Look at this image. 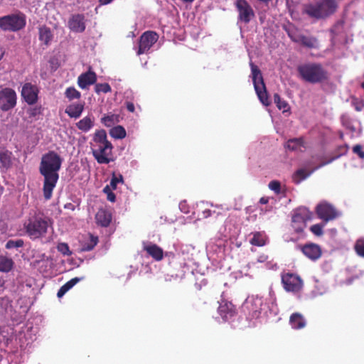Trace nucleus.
Segmentation results:
<instances>
[{"label": "nucleus", "mask_w": 364, "mask_h": 364, "mask_svg": "<svg viewBox=\"0 0 364 364\" xmlns=\"http://www.w3.org/2000/svg\"><path fill=\"white\" fill-rule=\"evenodd\" d=\"M326 223L323 224H315L310 228V230L316 236H321L323 235V228Z\"/></svg>", "instance_id": "nucleus-42"}, {"label": "nucleus", "mask_w": 364, "mask_h": 364, "mask_svg": "<svg viewBox=\"0 0 364 364\" xmlns=\"http://www.w3.org/2000/svg\"><path fill=\"white\" fill-rule=\"evenodd\" d=\"M39 114H41V107H34L29 110V115L31 117H35Z\"/></svg>", "instance_id": "nucleus-48"}, {"label": "nucleus", "mask_w": 364, "mask_h": 364, "mask_svg": "<svg viewBox=\"0 0 364 364\" xmlns=\"http://www.w3.org/2000/svg\"><path fill=\"white\" fill-rule=\"evenodd\" d=\"M109 134L114 139H124L126 136V131L125 129L120 126H116L112 127L109 130Z\"/></svg>", "instance_id": "nucleus-34"}, {"label": "nucleus", "mask_w": 364, "mask_h": 364, "mask_svg": "<svg viewBox=\"0 0 364 364\" xmlns=\"http://www.w3.org/2000/svg\"><path fill=\"white\" fill-rule=\"evenodd\" d=\"M274 101L279 109H283V111L285 112L289 108L288 103L286 101L282 100L279 95L277 93L274 95Z\"/></svg>", "instance_id": "nucleus-37"}, {"label": "nucleus", "mask_w": 364, "mask_h": 364, "mask_svg": "<svg viewBox=\"0 0 364 364\" xmlns=\"http://www.w3.org/2000/svg\"><path fill=\"white\" fill-rule=\"evenodd\" d=\"M93 141L95 144L94 145H98V144H110V141L107 140V133L105 130L101 129L97 130L95 133Z\"/></svg>", "instance_id": "nucleus-32"}, {"label": "nucleus", "mask_w": 364, "mask_h": 364, "mask_svg": "<svg viewBox=\"0 0 364 364\" xmlns=\"http://www.w3.org/2000/svg\"><path fill=\"white\" fill-rule=\"evenodd\" d=\"M328 163V161H327V162H323L322 164H321L318 166V168H321V167H322L323 166L326 165Z\"/></svg>", "instance_id": "nucleus-56"}, {"label": "nucleus", "mask_w": 364, "mask_h": 364, "mask_svg": "<svg viewBox=\"0 0 364 364\" xmlns=\"http://www.w3.org/2000/svg\"><path fill=\"white\" fill-rule=\"evenodd\" d=\"M269 188L274 191L276 193H280L281 184L278 181H272L269 183Z\"/></svg>", "instance_id": "nucleus-44"}, {"label": "nucleus", "mask_w": 364, "mask_h": 364, "mask_svg": "<svg viewBox=\"0 0 364 364\" xmlns=\"http://www.w3.org/2000/svg\"><path fill=\"white\" fill-rule=\"evenodd\" d=\"M52 220L41 213H35L28 217L23 224L26 235L32 240L46 237L48 228L52 226Z\"/></svg>", "instance_id": "nucleus-2"}, {"label": "nucleus", "mask_w": 364, "mask_h": 364, "mask_svg": "<svg viewBox=\"0 0 364 364\" xmlns=\"http://www.w3.org/2000/svg\"><path fill=\"white\" fill-rule=\"evenodd\" d=\"M218 313L223 321H227L236 315L237 309L231 301L226 299H222L219 302Z\"/></svg>", "instance_id": "nucleus-15"}, {"label": "nucleus", "mask_w": 364, "mask_h": 364, "mask_svg": "<svg viewBox=\"0 0 364 364\" xmlns=\"http://www.w3.org/2000/svg\"><path fill=\"white\" fill-rule=\"evenodd\" d=\"M310 173H307L303 168L297 170L294 174L293 179L296 183H299L301 181L306 178Z\"/></svg>", "instance_id": "nucleus-38"}, {"label": "nucleus", "mask_w": 364, "mask_h": 364, "mask_svg": "<svg viewBox=\"0 0 364 364\" xmlns=\"http://www.w3.org/2000/svg\"><path fill=\"white\" fill-rule=\"evenodd\" d=\"M99 242L98 237L90 234L89 240L82 245V251L89 252L94 249Z\"/></svg>", "instance_id": "nucleus-33"}, {"label": "nucleus", "mask_w": 364, "mask_h": 364, "mask_svg": "<svg viewBox=\"0 0 364 364\" xmlns=\"http://www.w3.org/2000/svg\"><path fill=\"white\" fill-rule=\"evenodd\" d=\"M101 120L105 126L110 127L119 122V115L114 114H107L103 117Z\"/></svg>", "instance_id": "nucleus-35"}, {"label": "nucleus", "mask_w": 364, "mask_h": 364, "mask_svg": "<svg viewBox=\"0 0 364 364\" xmlns=\"http://www.w3.org/2000/svg\"><path fill=\"white\" fill-rule=\"evenodd\" d=\"M235 6L238 12V19L245 23H248L255 16V13L246 0H236Z\"/></svg>", "instance_id": "nucleus-14"}, {"label": "nucleus", "mask_w": 364, "mask_h": 364, "mask_svg": "<svg viewBox=\"0 0 364 364\" xmlns=\"http://www.w3.org/2000/svg\"><path fill=\"white\" fill-rule=\"evenodd\" d=\"M65 96L69 101H72L75 99H80L81 97V93L74 87H69L65 90Z\"/></svg>", "instance_id": "nucleus-36"}, {"label": "nucleus", "mask_w": 364, "mask_h": 364, "mask_svg": "<svg viewBox=\"0 0 364 364\" xmlns=\"http://www.w3.org/2000/svg\"><path fill=\"white\" fill-rule=\"evenodd\" d=\"M95 91L97 94L100 92L107 93L111 92V87L108 83H97L95 85Z\"/></svg>", "instance_id": "nucleus-39"}, {"label": "nucleus", "mask_w": 364, "mask_h": 364, "mask_svg": "<svg viewBox=\"0 0 364 364\" xmlns=\"http://www.w3.org/2000/svg\"><path fill=\"white\" fill-rule=\"evenodd\" d=\"M285 147L291 151L301 150L304 147V141L302 137L289 139Z\"/></svg>", "instance_id": "nucleus-30"}, {"label": "nucleus", "mask_w": 364, "mask_h": 364, "mask_svg": "<svg viewBox=\"0 0 364 364\" xmlns=\"http://www.w3.org/2000/svg\"><path fill=\"white\" fill-rule=\"evenodd\" d=\"M95 220L97 225L102 227H107L111 223L112 215L109 211L102 208L97 212Z\"/></svg>", "instance_id": "nucleus-24"}, {"label": "nucleus", "mask_w": 364, "mask_h": 364, "mask_svg": "<svg viewBox=\"0 0 364 364\" xmlns=\"http://www.w3.org/2000/svg\"><path fill=\"white\" fill-rule=\"evenodd\" d=\"M159 35L153 31H145L139 38V48L136 54L140 55L147 53L153 45L157 42Z\"/></svg>", "instance_id": "nucleus-8"}, {"label": "nucleus", "mask_w": 364, "mask_h": 364, "mask_svg": "<svg viewBox=\"0 0 364 364\" xmlns=\"http://www.w3.org/2000/svg\"><path fill=\"white\" fill-rule=\"evenodd\" d=\"M103 192L105 193H106L107 195H108V193L109 192H112V188L109 185H107L104 188H103Z\"/></svg>", "instance_id": "nucleus-53"}, {"label": "nucleus", "mask_w": 364, "mask_h": 364, "mask_svg": "<svg viewBox=\"0 0 364 364\" xmlns=\"http://www.w3.org/2000/svg\"><path fill=\"white\" fill-rule=\"evenodd\" d=\"M0 300L4 301V298H0Z\"/></svg>", "instance_id": "nucleus-60"}, {"label": "nucleus", "mask_w": 364, "mask_h": 364, "mask_svg": "<svg viewBox=\"0 0 364 364\" xmlns=\"http://www.w3.org/2000/svg\"><path fill=\"white\" fill-rule=\"evenodd\" d=\"M63 159L54 151L44 154L39 164V173L43 176V193L46 200H50L59 178L58 171L61 168Z\"/></svg>", "instance_id": "nucleus-1"}, {"label": "nucleus", "mask_w": 364, "mask_h": 364, "mask_svg": "<svg viewBox=\"0 0 364 364\" xmlns=\"http://www.w3.org/2000/svg\"><path fill=\"white\" fill-rule=\"evenodd\" d=\"M302 253L309 259L315 261L321 257L322 251L318 245L308 243L301 247Z\"/></svg>", "instance_id": "nucleus-19"}, {"label": "nucleus", "mask_w": 364, "mask_h": 364, "mask_svg": "<svg viewBox=\"0 0 364 364\" xmlns=\"http://www.w3.org/2000/svg\"><path fill=\"white\" fill-rule=\"evenodd\" d=\"M211 215V210L209 209H206L203 211V217L207 218Z\"/></svg>", "instance_id": "nucleus-52"}, {"label": "nucleus", "mask_w": 364, "mask_h": 364, "mask_svg": "<svg viewBox=\"0 0 364 364\" xmlns=\"http://www.w3.org/2000/svg\"><path fill=\"white\" fill-rule=\"evenodd\" d=\"M12 153L4 147L0 146V164L1 166L8 169L11 166Z\"/></svg>", "instance_id": "nucleus-27"}, {"label": "nucleus", "mask_w": 364, "mask_h": 364, "mask_svg": "<svg viewBox=\"0 0 364 364\" xmlns=\"http://www.w3.org/2000/svg\"><path fill=\"white\" fill-rule=\"evenodd\" d=\"M268 259V256L266 255H261L257 258V262H265Z\"/></svg>", "instance_id": "nucleus-51"}, {"label": "nucleus", "mask_w": 364, "mask_h": 364, "mask_svg": "<svg viewBox=\"0 0 364 364\" xmlns=\"http://www.w3.org/2000/svg\"><path fill=\"white\" fill-rule=\"evenodd\" d=\"M85 109V102H74L68 105L65 112L70 117L74 119L79 118Z\"/></svg>", "instance_id": "nucleus-21"}, {"label": "nucleus", "mask_w": 364, "mask_h": 364, "mask_svg": "<svg viewBox=\"0 0 364 364\" xmlns=\"http://www.w3.org/2000/svg\"><path fill=\"white\" fill-rule=\"evenodd\" d=\"M338 9L336 0H318L314 4L304 6L303 12L316 19H324L336 13Z\"/></svg>", "instance_id": "nucleus-4"}, {"label": "nucleus", "mask_w": 364, "mask_h": 364, "mask_svg": "<svg viewBox=\"0 0 364 364\" xmlns=\"http://www.w3.org/2000/svg\"><path fill=\"white\" fill-rule=\"evenodd\" d=\"M289 323L294 329H301L306 326V321L304 316L299 313H294L291 315Z\"/></svg>", "instance_id": "nucleus-28"}, {"label": "nucleus", "mask_w": 364, "mask_h": 364, "mask_svg": "<svg viewBox=\"0 0 364 364\" xmlns=\"http://www.w3.org/2000/svg\"><path fill=\"white\" fill-rule=\"evenodd\" d=\"M112 145L110 144H98L93 145L92 153L97 163L100 164H107L112 161L109 157L112 154Z\"/></svg>", "instance_id": "nucleus-9"}, {"label": "nucleus", "mask_w": 364, "mask_h": 364, "mask_svg": "<svg viewBox=\"0 0 364 364\" xmlns=\"http://www.w3.org/2000/svg\"><path fill=\"white\" fill-rule=\"evenodd\" d=\"M250 67L254 87L258 98L264 105L268 106L270 105V101L268 97V94L262 73L259 68L253 63H250Z\"/></svg>", "instance_id": "nucleus-5"}, {"label": "nucleus", "mask_w": 364, "mask_h": 364, "mask_svg": "<svg viewBox=\"0 0 364 364\" xmlns=\"http://www.w3.org/2000/svg\"><path fill=\"white\" fill-rule=\"evenodd\" d=\"M57 250L64 255H70L72 254L68 245L65 242L59 243L57 246Z\"/></svg>", "instance_id": "nucleus-41"}, {"label": "nucleus", "mask_w": 364, "mask_h": 364, "mask_svg": "<svg viewBox=\"0 0 364 364\" xmlns=\"http://www.w3.org/2000/svg\"><path fill=\"white\" fill-rule=\"evenodd\" d=\"M99 1H100V4H102V5L108 4L112 1V0H99Z\"/></svg>", "instance_id": "nucleus-55"}, {"label": "nucleus", "mask_w": 364, "mask_h": 364, "mask_svg": "<svg viewBox=\"0 0 364 364\" xmlns=\"http://www.w3.org/2000/svg\"><path fill=\"white\" fill-rule=\"evenodd\" d=\"M301 33H292V32H290L289 31L288 32V36L290 38V39L294 42V43H299V39L300 38V36H301Z\"/></svg>", "instance_id": "nucleus-47"}, {"label": "nucleus", "mask_w": 364, "mask_h": 364, "mask_svg": "<svg viewBox=\"0 0 364 364\" xmlns=\"http://www.w3.org/2000/svg\"><path fill=\"white\" fill-rule=\"evenodd\" d=\"M82 278L75 277L67 282L65 284H63L57 293V296L58 298H61L65 295V294L71 288H73L77 283H78Z\"/></svg>", "instance_id": "nucleus-31"}, {"label": "nucleus", "mask_w": 364, "mask_h": 364, "mask_svg": "<svg viewBox=\"0 0 364 364\" xmlns=\"http://www.w3.org/2000/svg\"><path fill=\"white\" fill-rule=\"evenodd\" d=\"M355 109L357 111H360L361 110V107H359V106H357V107H355Z\"/></svg>", "instance_id": "nucleus-59"}, {"label": "nucleus", "mask_w": 364, "mask_h": 364, "mask_svg": "<svg viewBox=\"0 0 364 364\" xmlns=\"http://www.w3.org/2000/svg\"><path fill=\"white\" fill-rule=\"evenodd\" d=\"M14 266L13 259L6 255H0V272H9L11 271Z\"/></svg>", "instance_id": "nucleus-29"}, {"label": "nucleus", "mask_w": 364, "mask_h": 364, "mask_svg": "<svg viewBox=\"0 0 364 364\" xmlns=\"http://www.w3.org/2000/svg\"><path fill=\"white\" fill-rule=\"evenodd\" d=\"M299 44L302 46L304 48L309 49H318L319 48V41L318 38L313 36H305L304 34H301L300 38L299 39Z\"/></svg>", "instance_id": "nucleus-22"}, {"label": "nucleus", "mask_w": 364, "mask_h": 364, "mask_svg": "<svg viewBox=\"0 0 364 364\" xmlns=\"http://www.w3.org/2000/svg\"><path fill=\"white\" fill-rule=\"evenodd\" d=\"M143 250L154 260L159 262L164 258V250L159 246L151 242H143Z\"/></svg>", "instance_id": "nucleus-20"}, {"label": "nucleus", "mask_w": 364, "mask_h": 364, "mask_svg": "<svg viewBox=\"0 0 364 364\" xmlns=\"http://www.w3.org/2000/svg\"><path fill=\"white\" fill-rule=\"evenodd\" d=\"M252 237L250 243L253 246L263 247L267 245L269 237L264 231H255L251 233Z\"/></svg>", "instance_id": "nucleus-23"}, {"label": "nucleus", "mask_w": 364, "mask_h": 364, "mask_svg": "<svg viewBox=\"0 0 364 364\" xmlns=\"http://www.w3.org/2000/svg\"><path fill=\"white\" fill-rule=\"evenodd\" d=\"M17 96L16 92L9 87L0 90V109L7 112L16 105Z\"/></svg>", "instance_id": "nucleus-7"}, {"label": "nucleus", "mask_w": 364, "mask_h": 364, "mask_svg": "<svg viewBox=\"0 0 364 364\" xmlns=\"http://www.w3.org/2000/svg\"><path fill=\"white\" fill-rule=\"evenodd\" d=\"M96 81L97 75L92 70L91 68L87 72L80 74L77 77V85L82 90L95 84Z\"/></svg>", "instance_id": "nucleus-18"}, {"label": "nucleus", "mask_w": 364, "mask_h": 364, "mask_svg": "<svg viewBox=\"0 0 364 364\" xmlns=\"http://www.w3.org/2000/svg\"><path fill=\"white\" fill-rule=\"evenodd\" d=\"M353 152L357 154L360 159H364V151L360 144H356L353 147Z\"/></svg>", "instance_id": "nucleus-45"}, {"label": "nucleus", "mask_w": 364, "mask_h": 364, "mask_svg": "<svg viewBox=\"0 0 364 364\" xmlns=\"http://www.w3.org/2000/svg\"><path fill=\"white\" fill-rule=\"evenodd\" d=\"M316 212L318 217L326 223L338 217L336 208L331 204L323 202L316 206Z\"/></svg>", "instance_id": "nucleus-13"}, {"label": "nucleus", "mask_w": 364, "mask_h": 364, "mask_svg": "<svg viewBox=\"0 0 364 364\" xmlns=\"http://www.w3.org/2000/svg\"><path fill=\"white\" fill-rule=\"evenodd\" d=\"M23 240L21 239H18L16 240H9L6 243V249H13V248H18L23 246Z\"/></svg>", "instance_id": "nucleus-40"}, {"label": "nucleus", "mask_w": 364, "mask_h": 364, "mask_svg": "<svg viewBox=\"0 0 364 364\" xmlns=\"http://www.w3.org/2000/svg\"><path fill=\"white\" fill-rule=\"evenodd\" d=\"M355 250L358 255L364 257V243H357Z\"/></svg>", "instance_id": "nucleus-46"}, {"label": "nucleus", "mask_w": 364, "mask_h": 364, "mask_svg": "<svg viewBox=\"0 0 364 364\" xmlns=\"http://www.w3.org/2000/svg\"><path fill=\"white\" fill-rule=\"evenodd\" d=\"M299 77L311 84L323 83L329 80V73L319 63H306L297 67Z\"/></svg>", "instance_id": "nucleus-3"}, {"label": "nucleus", "mask_w": 364, "mask_h": 364, "mask_svg": "<svg viewBox=\"0 0 364 364\" xmlns=\"http://www.w3.org/2000/svg\"><path fill=\"white\" fill-rule=\"evenodd\" d=\"M26 26L23 14H11L0 18V28L3 31H18Z\"/></svg>", "instance_id": "nucleus-6"}, {"label": "nucleus", "mask_w": 364, "mask_h": 364, "mask_svg": "<svg viewBox=\"0 0 364 364\" xmlns=\"http://www.w3.org/2000/svg\"><path fill=\"white\" fill-rule=\"evenodd\" d=\"M269 201V199L268 198H266V197H262L260 199H259V203H262V204H267Z\"/></svg>", "instance_id": "nucleus-54"}, {"label": "nucleus", "mask_w": 364, "mask_h": 364, "mask_svg": "<svg viewBox=\"0 0 364 364\" xmlns=\"http://www.w3.org/2000/svg\"><path fill=\"white\" fill-rule=\"evenodd\" d=\"M68 27L75 33H82L86 28L85 16L82 14H73L68 21Z\"/></svg>", "instance_id": "nucleus-16"}, {"label": "nucleus", "mask_w": 364, "mask_h": 364, "mask_svg": "<svg viewBox=\"0 0 364 364\" xmlns=\"http://www.w3.org/2000/svg\"><path fill=\"white\" fill-rule=\"evenodd\" d=\"M107 199L110 202H115L116 200V196L115 194L112 191L109 192L108 195H107Z\"/></svg>", "instance_id": "nucleus-50"}, {"label": "nucleus", "mask_w": 364, "mask_h": 364, "mask_svg": "<svg viewBox=\"0 0 364 364\" xmlns=\"http://www.w3.org/2000/svg\"><path fill=\"white\" fill-rule=\"evenodd\" d=\"M183 2H188V3H191L193 2L194 0H182Z\"/></svg>", "instance_id": "nucleus-57"}, {"label": "nucleus", "mask_w": 364, "mask_h": 364, "mask_svg": "<svg viewBox=\"0 0 364 364\" xmlns=\"http://www.w3.org/2000/svg\"><path fill=\"white\" fill-rule=\"evenodd\" d=\"M38 89L31 83H26L22 88L21 95L28 105H33L38 100Z\"/></svg>", "instance_id": "nucleus-17"}, {"label": "nucleus", "mask_w": 364, "mask_h": 364, "mask_svg": "<svg viewBox=\"0 0 364 364\" xmlns=\"http://www.w3.org/2000/svg\"><path fill=\"white\" fill-rule=\"evenodd\" d=\"M126 107H127V109L130 112H134L135 111V106L133 102H127Z\"/></svg>", "instance_id": "nucleus-49"}, {"label": "nucleus", "mask_w": 364, "mask_h": 364, "mask_svg": "<svg viewBox=\"0 0 364 364\" xmlns=\"http://www.w3.org/2000/svg\"><path fill=\"white\" fill-rule=\"evenodd\" d=\"M3 55H4V53H3V52H1V50L0 49V60L3 58Z\"/></svg>", "instance_id": "nucleus-58"}, {"label": "nucleus", "mask_w": 364, "mask_h": 364, "mask_svg": "<svg viewBox=\"0 0 364 364\" xmlns=\"http://www.w3.org/2000/svg\"><path fill=\"white\" fill-rule=\"evenodd\" d=\"M262 301L259 299H251L245 301L242 305V311L247 319L252 321L257 319L261 314Z\"/></svg>", "instance_id": "nucleus-12"}, {"label": "nucleus", "mask_w": 364, "mask_h": 364, "mask_svg": "<svg viewBox=\"0 0 364 364\" xmlns=\"http://www.w3.org/2000/svg\"><path fill=\"white\" fill-rule=\"evenodd\" d=\"M310 219L311 213L306 208H299L292 216V228L297 233L302 232L306 226V222Z\"/></svg>", "instance_id": "nucleus-10"}, {"label": "nucleus", "mask_w": 364, "mask_h": 364, "mask_svg": "<svg viewBox=\"0 0 364 364\" xmlns=\"http://www.w3.org/2000/svg\"><path fill=\"white\" fill-rule=\"evenodd\" d=\"M282 282L287 291L299 292L303 287L301 277L293 273H286L282 276Z\"/></svg>", "instance_id": "nucleus-11"}, {"label": "nucleus", "mask_w": 364, "mask_h": 364, "mask_svg": "<svg viewBox=\"0 0 364 364\" xmlns=\"http://www.w3.org/2000/svg\"><path fill=\"white\" fill-rule=\"evenodd\" d=\"M38 31L39 40L46 46L50 45L53 38L50 28L46 26H43L39 28Z\"/></svg>", "instance_id": "nucleus-26"}, {"label": "nucleus", "mask_w": 364, "mask_h": 364, "mask_svg": "<svg viewBox=\"0 0 364 364\" xmlns=\"http://www.w3.org/2000/svg\"><path fill=\"white\" fill-rule=\"evenodd\" d=\"M95 124V118L87 115L76 123V127L82 132H89Z\"/></svg>", "instance_id": "nucleus-25"}, {"label": "nucleus", "mask_w": 364, "mask_h": 364, "mask_svg": "<svg viewBox=\"0 0 364 364\" xmlns=\"http://www.w3.org/2000/svg\"><path fill=\"white\" fill-rule=\"evenodd\" d=\"M119 183H124L122 176L119 175L118 176H117L116 175L114 174L109 183V186H111L112 189L115 190L117 188V185Z\"/></svg>", "instance_id": "nucleus-43"}]
</instances>
